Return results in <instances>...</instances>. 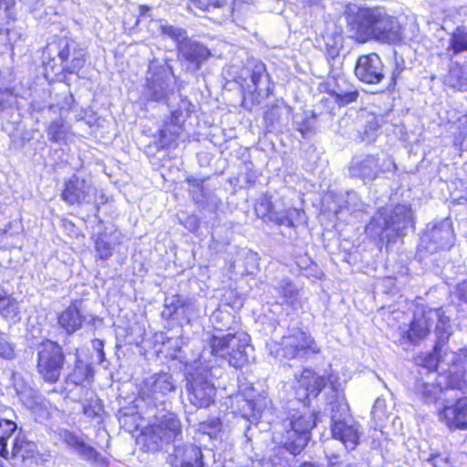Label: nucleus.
Returning a JSON list of instances; mask_svg holds the SVG:
<instances>
[{
    "label": "nucleus",
    "mask_w": 467,
    "mask_h": 467,
    "mask_svg": "<svg viewBox=\"0 0 467 467\" xmlns=\"http://www.w3.org/2000/svg\"><path fill=\"white\" fill-rule=\"evenodd\" d=\"M225 0H182V5L190 12H209L223 5Z\"/></svg>",
    "instance_id": "nucleus-41"
},
{
    "label": "nucleus",
    "mask_w": 467,
    "mask_h": 467,
    "mask_svg": "<svg viewBox=\"0 0 467 467\" xmlns=\"http://www.w3.org/2000/svg\"><path fill=\"white\" fill-rule=\"evenodd\" d=\"M178 58L188 72L195 73L212 56L211 50L202 42L188 38L179 45Z\"/></svg>",
    "instance_id": "nucleus-14"
},
{
    "label": "nucleus",
    "mask_w": 467,
    "mask_h": 467,
    "mask_svg": "<svg viewBox=\"0 0 467 467\" xmlns=\"http://www.w3.org/2000/svg\"><path fill=\"white\" fill-rule=\"evenodd\" d=\"M264 467V466H263Z\"/></svg>",
    "instance_id": "nucleus-63"
},
{
    "label": "nucleus",
    "mask_w": 467,
    "mask_h": 467,
    "mask_svg": "<svg viewBox=\"0 0 467 467\" xmlns=\"http://www.w3.org/2000/svg\"><path fill=\"white\" fill-rule=\"evenodd\" d=\"M165 308L162 311V316L166 318H172L174 316H185L190 318L187 311L192 308V304H188L181 300L179 296H172L165 300Z\"/></svg>",
    "instance_id": "nucleus-39"
},
{
    "label": "nucleus",
    "mask_w": 467,
    "mask_h": 467,
    "mask_svg": "<svg viewBox=\"0 0 467 467\" xmlns=\"http://www.w3.org/2000/svg\"><path fill=\"white\" fill-rule=\"evenodd\" d=\"M147 77L146 85L142 90V96L147 100L165 102L170 106L169 100L174 96L175 78L169 67H156Z\"/></svg>",
    "instance_id": "nucleus-9"
},
{
    "label": "nucleus",
    "mask_w": 467,
    "mask_h": 467,
    "mask_svg": "<svg viewBox=\"0 0 467 467\" xmlns=\"http://www.w3.org/2000/svg\"><path fill=\"white\" fill-rule=\"evenodd\" d=\"M435 323L434 333L437 342L434 348L435 356L431 355L426 361V366L430 368L441 369L450 374H457L461 358L455 352L445 353L444 357L441 355V347L449 340L451 335L450 318L444 315L442 309H430L424 311L420 316H415L410 322V329L406 331V337L411 343H417L424 338L431 331V327Z\"/></svg>",
    "instance_id": "nucleus-2"
},
{
    "label": "nucleus",
    "mask_w": 467,
    "mask_h": 467,
    "mask_svg": "<svg viewBox=\"0 0 467 467\" xmlns=\"http://www.w3.org/2000/svg\"><path fill=\"white\" fill-rule=\"evenodd\" d=\"M16 423L10 420H0V456L9 458V451L6 449V441L16 430Z\"/></svg>",
    "instance_id": "nucleus-42"
},
{
    "label": "nucleus",
    "mask_w": 467,
    "mask_h": 467,
    "mask_svg": "<svg viewBox=\"0 0 467 467\" xmlns=\"http://www.w3.org/2000/svg\"><path fill=\"white\" fill-rule=\"evenodd\" d=\"M150 11V7L146 5H140V16H144L146 14Z\"/></svg>",
    "instance_id": "nucleus-56"
},
{
    "label": "nucleus",
    "mask_w": 467,
    "mask_h": 467,
    "mask_svg": "<svg viewBox=\"0 0 467 467\" xmlns=\"http://www.w3.org/2000/svg\"><path fill=\"white\" fill-rule=\"evenodd\" d=\"M440 418L451 429H467V397L458 399L453 405L444 404Z\"/></svg>",
    "instance_id": "nucleus-22"
},
{
    "label": "nucleus",
    "mask_w": 467,
    "mask_h": 467,
    "mask_svg": "<svg viewBox=\"0 0 467 467\" xmlns=\"http://www.w3.org/2000/svg\"><path fill=\"white\" fill-rule=\"evenodd\" d=\"M346 209L351 213L366 212L367 205L363 203L355 192H347L345 200Z\"/></svg>",
    "instance_id": "nucleus-46"
},
{
    "label": "nucleus",
    "mask_w": 467,
    "mask_h": 467,
    "mask_svg": "<svg viewBox=\"0 0 467 467\" xmlns=\"http://www.w3.org/2000/svg\"><path fill=\"white\" fill-rule=\"evenodd\" d=\"M96 192L90 182L74 175L65 182L61 197L69 204L90 203L95 201Z\"/></svg>",
    "instance_id": "nucleus-15"
},
{
    "label": "nucleus",
    "mask_w": 467,
    "mask_h": 467,
    "mask_svg": "<svg viewBox=\"0 0 467 467\" xmlns=\"http://www.w3.org/2000/svg\"><path fill=\"white\" fill-rule=\"evenodd\" d=\"M359 120L363 125V130L358 131L361 140L367 143L374 141L379 127L377 117L374 114H367L365 118H361Z\"/></svg>",
    "instance_id": "nucleus-40"
},
{
    "label": "nucleus",
    "mask_w": 467,
    "mask_h": 467,
    "mask_svg": "<svg viewBox=\"0 0 467 467\" xmlns=\"http://www.w3.org/2000/svg\"><path fill=\"white\" fill-rule=\"evenodd\" d=\"M382 407H384V400H380V399H377L374 403L373 409L376 410L378 408H382Z\"/></svg>",
    "instance_id": "nucleus-58"
},
{
    "label": "nucleus",
    "mask_w": 467,
    "mask_h": 467,
    "mask_svg": "<svg viewBox=\"0 0 467 467\" xmlns=\"http://www.w3.org/2000/svg\"><path fill=\"white\" fill-rule=\"evenodd\" d=\"M422 461L430 462L433 467H451L450 459L447 455L441 453H431L425 457V453L420 455Z\"/></svg>",
    "instance_id": "nucleus-47"
},
{
    "label": "nucleus",
    "mask_w": 467,
    "mask_h": 467,
    "mask_svg": "<svg viewBox=\"0 0 467 467\" xmlns=\"http://www.w3.org/2000/svg\"><path fill=\"white\" fill-rule=\"evenodd\" d=\"M92 347L95 350L98 351L100 360L102 361L105 358V353L103 350V348H104L103 341L100 339H94L92 341Z\"/></svg>",
    "instance_id": "nucleus-51"
},
{
    "label": "nucleus",
    "mask_w": 467,
    "mask_h": 467,
    "mask_svg": "<svg viewBox=\"0 0 467 467\" xmlns=\"http://www.w3.org/2000/svg\"><path fill=\"white\" fill-rule=\"evenodd\" d=\"M453 230L449 220H444L439 224L433 225L427 231L422 239V242H428L426 249L431 253L439 249H450L453 245Z\"/></svg>",
    "instance_id": "nucleus-18"
},
{
    "label": "nucleus",
    "mask_w": 467,
    "mask_h": 467,
    "mask_svg": "<svg viewBox=\"0 0 467 467\" xmlns=\"http://www.w3.org/2000/svg\"><path fill=\"white\" fill-rule=\"evenodd\" d=\"M356 77L363 83L375 85L384 78V65L376 53L360 56L355 67Z\"/></svg>",
    "instance_id": "nucleus-17"
},
{
    "label": "nucleus",
    "mask_w": 467,
    "mask_h": 467,
    "mask_svg": "<svg viewBox=\"0 0 467 467\" xmlns=\"http://www.w3.org/2000/svg\"><path fill=\"white\" fill-rule=\"evenodd\" d=\"M36 370L41 378L54 384L59 380L65 364L63 348L55 341L47 340L37 348Z\"/></svg>",
    "instance_id": "nucleus-7"
},
{
    "label": "nucleus",
    "mask_w": 467,
    "mask_h": 467,
    "mask_svg": "<svg viewBox=\"0 0 467 467\" xmlns=\"http://www.w3.org/2000/svg\"><path fill=\"white\" fill-rule=\"evenodd\" d=\"M0 316L6 320L16 323L20 320L18 302L0 285Z\"/></svg>",
    "instance_id": "nucleus-32"
},
{
    "label": "nucleus",
    "mask_w": 467,
    "mask_h": 467,
    "mask_svg": "<svg viewBox=\"0 0 467 467\" xmlns=\"http://www.w3.org/2000/svg\"><path fill=\"white\" fill-rule=\"evenodd\" d=\"M57 434L58 439L82 460L96 467L108 465L107 458L103 457L95 448L85 442L76 432L67 429H59Z\"/></svg>",
    "instance_id": "nucleus-13"
},
{
    "label": "nucleus",
    "mask_w": 467,
    "mask_h": 467,
    "mask_svg": "<svg viewBox=\"0 0 467 467\" xmlns=\"http://www.w3.org/2000/svg\"><path fill=\"white\" fill-rule=\"evenodd\" d=\"M91 377L92 370L90 367L81 360H77L73 371L67 378V384H72L76 388L80 387L82 391L81 397L88 398L91 394L88 388Z\"/></svg>",
    "instance_id": "nucleus-27"
},
{
    "label": "nucleus",
    "mask_w": 467,
    "mask_h": 467,
    "mask_svg": "<svg viewBox=\"0 0 467 467\" xmlns=\"http://www.w3.org/2000/svg\"><path fill=\"white\" fill-rule=\"evenodd\" d=\"M298 130L302 133V135L304 137H306L307 135V132H308V129L307 128L301 127V128L298 129Z\"/></svg>",
    "instance_id": "nucleus-59"
},
{
    "label": "nucleus",
    "mask_w": 467,
    "mask_h": 467,
    "mask_svg": "<svg viewBox=\"0 0 467 467\" xmlns=\"http://www.w3.org/2000/svg\"><path fill=\"white\" fill-rule=\"evenodd\" d=\"M190 193L192 200L203 208L214 211L220 204L219 198L208 188H205L202 182L189 180Z\"/></svg>",
    "instance_id": "nucleus-25"
},
{
    "label": "nucleus",
    "mask_w": 467,
    "mask_h": 467,
    "mask_svg": "<svg viewBox=\"0 0 467 467\" xmlns=\"http://www.w3.org/2000/svg\"><path fill=\"white\" fill-rule=\"evenodd\" d=\"M151 419L140 434L146 451L156 452L164 445L173 443L166 457L169 467H205L202 449L191 442L178 443L182 440V424L179 417L165 408L144 411Z\"/></svg>",
    "instance_id": "nucleus-1"
},
{
    "label": "nucleus",
    "mask_w": 467,
    "mask_h": 467,
    "mask_svg": "<svg viewBox=\"0 0 467 467\" xmlns=\"http://www.w3.org/2000/svg\"><path fill=\"white\" fill-rule=\"evenodd\" d=\"M296 2L304 7L319 6L323 0H296Z\"/></svg>",
    "instance_id": "nucleus-53"
},
{
    "label": "nucleus",
    "mask_w": 467,
    "mask_h": 467,
    "mask_svg": "<svg viewBox=\"0 0 467 467\" xmlns=\"http://www.w3.org/2000/svg\"><path fill=\"white\" fill-rule=\"evenodd\" d=\"M441 59L446 64V72L441 76L443 83L454 90L467 92V60Z\"/></svg>",
    "instance_id": "nucleus-19"
},
{
    "label": "nucleus",
    "mask_w": 467,
    "mask_h": 467,
    "mask_svg": "<svg viewBox=\"0 0 467 467\" xmlns=\"http://www.w3.org/2000/svg\"><path fill=\"white\" fill-rule=\"evenodd\" d=\"M272 216L273 222L276 224L295 227L296 223L304 221L305 213L301 209L288 208L285 211H279V214Z\"/></svg>",
    "instance_id": "nucleus-38"
},
{
    "label": "nucleus",
    "mask_w": 467,
    "mask_h": 467,
    "mask_svg": "<svg viewBox=\"0 0 467 467\" xmlns=\"http://www.w3.org/2000/svg\"><path fill=\"white\" fill-rule=\"evenodd\" d=\"M46 52L51 56L55 54L63 71L77 74L85 65L87 52L80 45L68 37H58L49 43Z\"/></svg>",
    "instance_id": "nucleus-8"
},
{
    "label": "nucleus",
    "mask_w": 467,
    "mask_h": 467,
    "mask_svg": "<svg viewBox=\"0 0 467 467\" xmlns=\"http://www.w3.org/2000/svg\"><path fill=\"white\" fill-rule=\"evenodd\" d=\"M331 433L333 438L340 441L347 450H354L359 442L358 425L348 423L346 420H337L336 413L332 416Z\"/></svg>",
    "instance_id": "nucleus-21"
},
{
    "label": "nucleus",
    "mask_w": 467,
    "mask_h": 467,
    "mask_svg": "<svg viewBox=\"0 0 467 467\" xmlns=\"http://www.w3.org/2000/svg\"><path fill=\"white\" fill-rule=\"evenodd\" d=\"M392 170H396V165L391 160L386 159L380 162L374 155L354 158L349 165L350 176L359 178L364 182H372L380 173Z\"/></svg>",
    "instance_id": "nucleus-12"
},
{
    "label": "nucleus",
    "mask_w": 467,
    "mask_h": 467,
    "mask_svg": "<svg viewBox=\"0 0 467 467\" xmlns=\"http://www.w3.org/2000/svg\"><path fill=\"white\" fill-rule=\"evenodd\" d=\"M248 335L245 333L213 335L209 339V348H204L200 354V359L210 362L208 355L218 357L228 361L234 368H241L248 362Z\"/></svg>",
    "instance_id": "nucleus-4"
},
{
    "label": "nucleus",
    "mask_w": 467,
    "mask_h": 467,
    "mask_svg": "<svg viewBox=\"0 0 467 467\" xmlns=\"http://www.w3.org/2000/svg\"><path fill=\"white\" fill-rule=\"evenodd\" d=\"M254 210L258 217L263 219L268 218L271 222H273L272 215L279 214V212L275 209L271 198L267 195H265L259 199L254 206Z\"/></svg>",
    "instance_id": "nucleus-43"
},
{
    "label": "nucleus",
    "mask_w": 467,
    "mask_h": 467,
    "mask_svg": "<svg viewBox=\"0 0 467 467\" xmlns=\"http://www.w3.org/2000/svg\"><path fill=\"white\" fill-rule=\"evenodd\" d=\"M161 32L176 42L177 49L182 42L189 38L185 29L172 25H161Z\"/></svg>",
    "instance_id": "nucleus-45"
},
{
    "label": "nucleus",
    "mask_w": 467,
    "mask_h": 467,
    "mask_svg": "<svg viewBox=\"0 0 467 467\" xmlns=\"http://www.w3.org/2000/svg\"><path fill=\"white\" fill-rule=\"evenodd\" d=\"M16 357V345L10 340V337L0 329V358L13 360Z\"/></svg>",
    "instance_id": "nucleus-44"
},
{
    "label": "nucleus",
    "mask_w": 467,
    "mask_h": 467,
    "mask_svg": "<svg viewBox=\"0 0 467 467\" xmlns=\"http://www.w3.org/2000/svg\"><path fill=\"white\" fill-rule=\"evenodd\" d=\"M279 346L277 355L286 359L307 358L319 352L314 338L301 330L284 336Z\"/></svg>",
    "instance_id": "nucleus-10"
},
{
    "label": "nucleus",
    "mask_w": 467,
    "mask_h": 467,
    "mask_svg": "<svg viewBox=\"0 0 467 467\" xmlns=\"http://www.w3.org/2000/svg\"><path fill=\"white\" fill-rule=\"evenodd\" d=\"M368 235L373 238H387L392 236V227L385 209H380L370 220L365 229Z\"/></svg>",
    "instance_id": "nucleus-28"
},
{
    "label": "nucleus",
    "mask_w": 467,
    "mask_h": 467,
    "mask_svg": "<svg viewBox=\"0 0 467 467\" xmlns=\"http://www.w3.org/2000/svg\"><path fill=\"white\" fill-rule=\"evenodd\" d=\"M454 144L458 146L461 150H467V135L462 139L455 138Z\"/></svg>",
    "instance_id": "nucleus-54"
},
{
    "label": "nucleus",
    "mask_w": 467,
    "mask_h": 467,
    "mask_svg": "<svg viewBox=\"0 0 467 467\" xmlns=\"http://www.w3.org/2000/svg\"><path fill=\"white\" fill-rule=\"evenodd\" d=\"M118 244L116 233H102L96 240V251L101 260H107L112 255L113 249Z\"/></svg>",
    "instance_id": "nucleus-34"
},
{
    "label": "nucleus",
    "mask_w": 467,
    "mask_h": 467,
    "mask_svg": "<svg viewBox=\"0 0 467 467\" xmlns=\"http://www.w3.org/2000/svg\"><path fill=\"white\" fill-rule=\"evenodd\" d=\"M275 290L278 294L281 305H286L295 310L302 307L299 289L290 279H281L275 286Z\"/></svg>",
    "instance_id": "nucleus-26"
},
{
    "label": "nucleus",
    "mask_w": 467,
    "mask_h": 467,
    "mask_svg": "<svg viewBox=\"0 0 467 467\" xmlns=\"http://www.w3.org/2000/svg\"><path fill=\"white\" fill-rule=\"evenodd\" d=\"M392 234L401 235L403 231L413 225L411 208L406 204H398L389 215Z\"/></svg>",
    "instance_id": "nucleus-30"
},
{
    "label": "nucleus",
    "mask_w": 467,
    "mask_h": 467,
    "mask_svg": "<svg viewBox=\"0 0 467 467\" xmlns=\"http://www.w3.org/2000/svg\"><path fill=\"white\" fill-rule=\"evenodd\" d=\"M400 72H401V70H400L398 67H396L393 70L392 75H391L390 83L389 85V88L394 87L396 85V79L399 78Z\"/></svg>",
    "instance_id": "nucleus-55"
},
{
    "label": "nucleus",
    "mask_w": 467,
    "mask_h": 467,
    "mask_svg": "<svg viewBox=\"0 0 467 467\" xmlns=\"http://www.w3.org/2000/svg\"><path fill=\"white\" fill-rule=\"evenodd\" d=\"M175 389V381L169 373L162 372L146 378L140 385L136 407L145 411L164 408L169 395Z\"/></svg>",
    "instance_id": "nucleus-6"
},
{
    "label": "nucleus",
    "mask_w": 467,
    "mask_h": 467,
    "mask_svg": "<svg viewBox=\"0 0 467 467\" xmlns=\"http://www.w3.org/2000/svg\"><path fill=\"white\" fill-rule=\"evenodd\" d=\"M327 92L339 106H347L358 98V91L344 75L333 76L327 82Z\"/></svg>",
    "instance_id": "nucleus-20"
},
{
    "label": "nucleus",
    "mask_w": 467,
    "mask_h": 467,
    "mask_svg": "<svg viewBox=\"0 0 467 467\" xmlns=\"http://www.w3.org/2000/svg\"><path fill=\"white\" fill-rule=\"evenodd\" d=\"M335 377L333 375H329L327 377L328 382L331 384L332 391L334 392V400L329 402L330 406V420H332L333 414L337 415V420H346L345 417L348 411V406L346 402V400L343 396L339 395L337 389L334 383Z\"/></svg>",
    "instance_id": "nucleus-36"
},
{
    "label": "nucleus",
    "mask_w": 467,
    "mask_h": 467,
    "mask_svg": "<svg viewBox=\"0 0 467 467\" xmlns=\"http://www.w3.org/2000/svg\"><path fill=\"white\" fill-rule=\"evenodd\" d=\"M317 424V416L306 410H292L284 420V448L293 455H298L311 439V431Z\"/></svg>",
    "instance_id": "nucleus-5"
},
{
    "label": "nucleus",
    "mask_w": 467,
    "mask_h": 467,
    "mask_svg": "<svg viewBox=\"0 0 467 467\" xmlns=\"http://www.w3.org/2000/svg\"><path fill=\"white\" fill-rule=\"evenodd\" d=\"M47 134L50 141L58 144H67L73 137L71 126L61 118L50 122Z\"/></svg>",
    "instance_id": "nucleus-31"
},
{
    "label": "nucleus",
    "mask_w": 467,
    "mask_h": 467,
    "mask_svg": "<svg viewBox=\"0 0 467 467\" xmlns=\"http://www.w3.org/2000/svg\"><path fill=\"white\" fill-rule=\"evenodd\" d=\"M172 139H173V136H171V133L168 132L167 140H172Z\"/></svg>",
    "instance_id": "nucleus-62"
},
{
    "label": "nucleus",
    "mask_w": 467,
    "mask_h": 467,
    "mask_svg": "<svg viewBox=\"0 0 467 467\" xmlns=\"http://www.w3.org/2000/svg\"><path fill=\"white\" fill-rule=\"evenodd\" d=\"M37 451V446L35 442L28 441L24 435H18L13 444L12 451L9 455L12 457H20L23 460L31 458Z\"/></svg>",
    "instance_id": "nucleus-37"
},
{
    "label": "nucleus",
    "mask_w": 467,
    "mask_h": 467,
    "mask_svg": "<svg viewBox=\"0 0 467 467\" xmlns=\"http://www.w3.org/2000/svg\"><path fill=\"white\" fill-rule=\"evenodd\" d=\"M455 293L461 301L467 303V278L457 285Z\"/></svg>",
    "instance_id": "nucleus-49"
},
{
    "label": "nucleus",
    "mask_w": 467,
    "mask_h": 467,
    "mask_svg": "<svg viewBox=\"0 0 467 467\" xmlns=\"http://www.w3.org/2000/svg\"><path fill=\"white\" fill-rule=\"evenodd\" d=\"M327 467H356L355 464L343 459L339 454H327Z\"/></svg>",
    "instance_id": "nucleus-48"
},
{
    "label": "nucleus",
    "mask_w": 467,
    "mask_h": 467,
    "mask_svg": "<svg viewBox=\"0 0 467 467\" xmlns=\"http://www.w3.org/2000/svg\"><path fill=\"white\" fill-rule=\"evenodd\" d=\"M99 407L93 406L92 404L83 405V413L88 418H94L99 414Z\"/></svg>",
    "instance_id": "nucleus-50"
},
{
    "label": "nucleus",
    "mask_w": 467,
    "mask_h": 467,
    "mask_svg": "<svg viewBox=\"0 0 467 467\" xmlns=\"http://www.w3.org/2000/svg\"><path fill=\"white\" fill-rule=\"evenodd\" d=\"M452 389L454 388H457V389H462V384L461 383H458L457 385L455 386H451Z\"/></svg>",
    "instance_id": "nucleus-61"
},
{
    "label": "nucleus",
    "mask_w": 467,
    "mask_h": 467,
    "mask_svg": "<svg viewBox=\"0 0 467 467\" xmlns=\"http://www.w3.org/2000/svg\"><path fill=\"white\" fill-rule=\"evenodd\" d=\"M22 2L28 6L31 12H35L42 5L41 0H22Z\"/></svg>",
    "instance_id": "nucleus-52"
},
{
    "label": "nucleus",
    "mask_w": 467,
    "mask_h": 467,
    "mask_svg": "<svg viewBox=\"0 0 467 467\" xmlns=\"http://www.w3.org/2000/svg\"><path fill=\"white\" fill-rule=\"evenodd\" d=\"M348 24L354 36L365 42L375 38L381 42L397 43L401 41L403 28L394 16L383 7L358 8L348 16Z\"/></svg>",
    "instance_id": "nucleus-3"
},
{
    "label": "nucleus",
    "mask_w": 467,
    "mask_h": 467,
    "mask_svg": "<svg viewBox=\"0 0 467 467\" xmlns=\"http://www.w3.org/2000/svg\"><path fill=\"white\" fill-rule=\"evenodd\" d=\"M467 51V27H457L448 41L446 51L441 58H462L461 54Z\"/></svg>",
    "instance_id": "nucleus-29"
},
{
    "label": "nucleus",
    "mask_w": 467,
    "mask_h": 467,
    "mask_svg": "<svg viewBox=\"0 0 467 467\" xmlns=\"http://www.w3.org/2000/svg\"><path fill=\"white\" fill-rule=\"evenodd\" d=\"M300 467H318L317 465L311 462H305Z\"/></svg>",
    "instance_id": "nucleus-60"
},
{
    "label": "nucleus",
    "mask_w": 467,
    "mask_h": 467,
    "mask_svg": "<svg viewBox=\"0 0 467 467\" xmlns=\"http://www.w3.org/2000/svg\"><path fill=\"white\" fill-rule=\"evenodd\" d=\"M207 371L196 369L186 377L185 389L189 401L196 408H206L213 402L215 396L214 384L208 379Z\"/></svg>",
    "instance_id": "nucleus-11"
},
{
    "label": "nucleus",
    "mask_w": 467,
    "mask_h": 467,
    "mask_svg": "<svg viewBox=\"0 0 467 467\" xmlns=\"http://www.w3.org/2000/svg\"><path fill=\"white\" fill-rule=\"evenodd\" d=\"M87 320L88 317L81 309V302L78 301L68 306L58 316V324L67 334H73L80 329Z\"/></svg>",
    "instance_id": "nucleus-23"
},
{
    "label": "nucleus",
    "mask_w": 467,
    "mask_h": 467,
    "mask_svg": "<svg viewBox=\"0 0 467 467\" xmlns=\"http://www.w3.org/2000/svg\"><path fill=\"white\" fill-rule=\"evenodd\" d=\"M416 394L428 404L435 403L438 399L444 393L449 392V389L443 390L441 387L435 384H429L423 382L421 379L416 381L414 385Z\"/></svg>",
    "instance_id": "nucleus-33"
},
{
    "label": "nucleus",
    "mask_w": 467,
    "mask_h": 467,
    "mask_svg": "<svg viewBox=\"0 0 467 467\" xmlns=\"http://www.w3.org/2000/svg\"><path fill=\"white\" fill-rule=\"evenodd\" d=\"M251 81L254 85V91H258L259 94L265 91L269 92L270 89V79L266 73L265 66L262 62H255L252 69Z\"/></svg>",
    "instance_id": "nucleus-35"
},
{
    "label": "nucleus",
    "mask_w": 467,
    "mask_h": 467,
    "mask_svg": "<svg viewBox=\"0 0 467 467\" xmlns=\"http://www.w3.org/2000/svg\"><path fill=\"white\" fill-rule=\"evenodd\" d=\"M256 254H254L252 252H246L245 253V258L251 261H256Z\"/></svg>",
    "instance_id": "nucleus-57"
},
{
    "label": "nucleus",
    "mask_w": 467,
    "mask_h": 467,
    "mask_svg": "<svg viewBox=\"0 0 467 467\" xmlns=\"http://www.w3.org/2000/svg\"><path fill=\"white\" fill-rule=\"evenodd\" d=\"M183 121L184 116L182 110H171V123L161 130L160 144L162 148L177 147V140L181 135Z\"/></svg>",
    "instance_id": "nucleus-24"
},
{
    "label": "nucleus",
    "mask_w": 467,
    "mask_h": 467,
    "mask_svg": "<svg viewBox=\"0 0 467 467\" xmlns=\"http://www.w3.org/2000/svg\"><path fill=\"white\" fill-rule=\"evenodd\" d=\"M295 394L297 400L307 405L310 397L317 398L328 382L325 376L317 375L311 369H305L296 379Z\"/></svg>",
    "instance_id": "nucleus-16"
}]
</instances>
